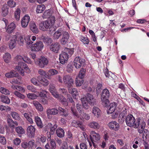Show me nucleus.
Instances as JSON below:
<instances>
[{
    "instance_id": "nucleus-8",
    "label": "nucleus",
    "mask_w": 149,
    "mask_h": 149,
    "mask_svg": "<svg viewBox=\"0 0 149 149\" xmlns=\"http://www.w3.org/2000/svg\"><path fill=\"white\" fill-rule=\"evenodd\" d=\"M74 65L77 69L79 68L81 66L84 65L85 64V59L79 57H76L74 61Z\"/></svg>"
},
{
    "instance_id": "nucleus-62",
    "label": "nucleus",
    "mask_w": 149,
    "mask_h": 149,
    "mask_svg": "<svg viewBox=\"0 0 149 149\" xmlns=\"http://www.w3.org/2000/svg\"><path fill=\"white\" fill-rule=\"evenodd\" d=\"M38 74L42 76H45L47 74L46 72L42 69H40L38 70Z\"/></svg>"
},
{
    "instance_id": "nucleus-32",
    "label": "nucleus",
    "mask_w": 149,
    "mask_h": 149,
    "mask_svg": "<svg viewBox=\"0 0 149 149\" xmlns=\"http://www.w3.org/2000/svg\"><path fill=\"white\" fill-rule=\"evenodd\" d=\"M58 112H59L60 115L61 116H63L64 117H66L68 115L67 111L60 107H58Z\"/></svg>"
},
{
    "instance_id": "nucleus-4",
    "label": "nucleus",
    "mask_w": 149,
    "mask_h": 149,
    "mask_svg": "<svg viewBox=\"0 0 149 149\" xmlns=\"http://www.w3.org/2000/svg\"><path fill=\"white\" fill-rule=\"evenodd\" d=\"M81 100L84 108L88 109L89 108L88 104H92L95 102V99L93 96L89 93L87 94L85 97L81 98Z\"/></svg>"
},
{
    "instance_id": "nucleus-34",
    "label": "nucleus",
    "mask_w": 149,
    "mask_h": 149,
    "mask_svg": "<svg viewBox=\"0 0 149 149\" xmlns=\"http://www.w3.org/2000/svg\"><path fill=\"white\" fill-rule=\"evenodd\" d=\"M16 27L15 24L13 22L11 23L7 27L6 31L8 33H11Z\"/></svg>"
},
{
    "instance_id": "nucleus-18",
    "label": "nucleus",
    "mask_w": 149,
    "mask_h": 149,
    "mask_svg": "<svg viewBox=\"0 0 149 149\" xmlns=\"http://www.w3.org/2000/svg\"><path fill=\"white\" fill-rule=\"evenodd\" d=\"M108 126L110 129L115 131L118 130L119 128V124L115 121H112L109 122Z\"/></svg>"
},
{
    "instance_id": "nucleus-56",
    "label": "nucleus",
    "mask_w": 149,
    "mask_h": 149,
    "mask_svg": "<svg viewBox=\"0 0 149 149\" xmlns=\"http://www.w3.org/2000/svg\"><path fill=\"white\" fill-rule=\"evenodd\" d=\"M44 42L49 44L52 42V39L49 37H45L43 39Z\"/></svg>"
},
{
    "instance_id": "nucleus-50",
    "label": "nucleus",
    "mask_w": 149,
    "mask_h": 149,
    "mask_svg": "<svg viewBox=\"0 0 149 149\" xmlns=\"http://www.w3.org/2000/svg\"><path fill=\"white\" fill-rule=\"evenodd\" d=\"M31 36L29 35L26 36L25 38V40L26 43L27 45H30L32 44L33 42L31 40Z\"/></svg>"
},
{
    "instance_id": "nucleus-24",
    "label": "nucleus",
    "mask_w": 149,
    "mask_h": 149,
    "mask_svg": "<svg viewBox=\"0 0 149 149\" xmlns=\"http://www.w3.org/2000/svg\"><path fill=\"white\" fill-rule=\"evenodd\" d=\"M7 122L8 125L12 128H14L15 126L18 125V123L17 121H14L12 119L10 118H8L7 119Z\"/></svg>"
},
{
    "instance_id": "nucleus-48",
    "label": "nucleus",
    "mask_w": 149,
    "mask_h": 149,
    "mask_svg": "<svg viewBox=\"0 0 149 149\" xmlns=\"http://www.w3.org/2000/svg\"><path fill=\"white\" fill-rule=\"evenodd\" d=\"M51 14L50 10H47L43 13L42 17L43 18L45 19L49 18Z\"/></svg>"
},
{
    "instance_id": "nucleus-10",
    "label": "nucleus",
    "mask_w": 149,
    "mask_h": 149,
    "mask_svg": "<svg viewBox=\"0 0 149 149\" xmlns=\"http://www.w3.org/2000/svg\"><path fill=\"white\" fill-rule=\"evenodd\" d=\"M51 26L49 21H45L41 22L39 24V29L43 31H47Z\"/></svg>"
},
{
    "instance_id": "nucleus-44",
    "label": "nucleus",
    "mask_w": 149,
    "mask_h": 149,
    "mask_svg": "<svg viewBox=\"0 0 149 149\" xmlns=\"http://www.w3.org/2000/svg\"><path fill=\"white\" fill-rule=\"evenodd\" d=\"M39 82L44 86H47L49 84V81L47 79L42 78L41 77L40 79Z\"/></svg>"
},
{
    "instance_id": "nucleus-37",
    "label": "nucleus",
    "mask_w": 149,
    "mask_h": 149,
    "mask_svg": "<svg viewBox=\"0 0 149 149\" xmlns=\"http://www.w3.org/2000/svg\"><path fill=\"white\" fill-rule=\"evenodd\" d=\"M20 9L17 8L14 13V17L17 21H19L20 19Z\"/></svg>"
},
{
    "instance_id": "nucleus-16",
    "label": "nucleus",
    "mask_w": 149,
    "mask_h": 149,
    "mask_svg": "<svg viewBox=\"0 0 149 149\" xmlns=\"http://www.w3.org/2000/svg\"><path fill=\"white\" fill-rule=\"evenodd\" d=\"M70 37L69 33L67 32H64L63 34L62 37L60 40V43L62 45H65L68 42Z\"/></svg>"
},
{
    "instance_id": "nucleus-11",
    "label": "nucleus",
    "mask_w": 149,
    "mask_h": 149,
    "mask_svg": "<svg viewBox=\"0 0 149 149\" xmlns=\"http://www.w3.org/2000/svg\"><path fill=\"white\" fill-rule=\"evenodd\" d=\"M146 123L144 120L139 118L136 119V121L134 128H138L145 127Z\"/></svg>"
},
{
    "instance_id": "nucleus-54",
    "label": "nucleus",
    "mask_w": 149,
    "mask_h": 149,
    "mask_svg": "<svg viewBox=\"0 0 149 149\" xmlns=\"http://www.w3.org/2000/svg\"><path fill=\"white\" fill-rule=\"evenodd\" d=\"M73 127H77L81 125L80 122L75 120H73L71 123Z\"/></svg>"
},
{
    "instance_id": "nucleus-51",
    "label": "nucleus",
    "mask_w": 149,
    "mask_h": 149,
    "mask_svg": "<svg viewBox=\"0 0 149 149\" xmlns=\"http://www.w3.org/2000/svg\"><path fill=\"white\" fill-rule=\"evenodd\" d=\"M0 92L3 94H4L5 95H9L10 92L6 88L3 87H0Z\"/></svg>"
},
{
    "instance_id": "nucleus-49",
    "label": "nucleus",
    "mask_w": 149,
    "mask_h": 149,
    "mask_svg": "<svg viewBox=\"0 0 149 149\" xmlns=\"http://www.w3.org/2000/svg\"><path fill=\"white\" fill-rule=\"evenodd\" d=\"M13 93L16 96L20 99H23L25 97V96L24 95L17 91H14Z\"/></svg>"
},
{
    "instance_id": "nucleus-63",
    "label": "nucleus",
    "mask_w": 149,
    "mask_h": 149,
    "mask_svg": "<svg viewBox=\"0 0 149 149\" xmlns=\"http://www.w3.org/2000/svg\"><path fill=\"white\" fill-rule=\"evenodd\" d=\"M27 97L31 99H34L37 97V96L34 94L29 93L27 95Z\"/></svg>"
},
{
    "instance_id": "nucleus-36",
    "label": "nucleus",
    "mask_w": 149,
    "mask_h": 149,
    "mask_svg": "<svg viewBox=\"0 0 149 149\" xmlns=\"http://www.w3.org/2000/svg\"><path fill=\"white\" fill-rule=\"evenodd\" d=\"M0 99L1 101L3 103L8 104L10 102V99L6 96L2 95L0 97Z\"/></svg>"
},
{
    "instance_id": "nucleus-3",
    "label": "nucleus",
    "mask_w": 149,
    "mask_h": 149,
    "mask_svg": "<svg viewBox=\"0 0 149 149\" xmlns=\"http://www.w3.org/2000/svg\"><path fill=\"white\" fill-rule=\"evenodd\" d=\"M74 52V49L72 48H65L64 51L59 56L60 63L62 64H64L67 63L69 57L73 54Z\"/></svg>"
},
{
    "instance_id": "nucleus-25",
    "label": "nucleus",
    "mask_w": 149,
    "mask_h": 149,
    "mask_svg": "<svg viewBox=\"0 0 149 149\" xmlns=\"http://www.w3.org/2000/svg\"><path fill=\"white\" fill-rule=\"evenodd\" d=\"M3 58L5 63H8L11 59V56L10 53H6L3 55Z\"/></svg>"
},
{
    "instance_id": "nucleus-41",
    "label": "nucleus",
    "mask_w": 149,
    "mask_h": 149,
    "mask_svg": "<svg viewBox=\"0 0 149 149\" xmlns=\"http://www.w3.org/2000/svg\"><path fill=\"white\" fill-rule=\"evenodd\" d=\"M8 8L6 6H3L2 9V15L5 17L6 16L8 13Z\"/></svg>"
},
{
    "instance_id": "nucleus-13",
    "label": "nucleus",
    "mask_w": 149,
    "mask_h": 149,
    "mask_svg": "<svg viewBox=\"0 0 149 149\" xmlns=\"http://www.w3.org/2000/svg\"><path fill=\"white\" fill-rule=\"evenodd\" d=\"M30 20V17L28 15H25L22 18L21 24L22 27L23 28L26 27L29 23Z\"/></svg>"
},
{
    "instance_id": "nucleus-21",
    "label": "nucleus",
    "mask_w": 149,
    "mask_h": 149,
    "mask_svg": "<svg viewBox=\"0 0 149 149\" xmlns=\"http://www.w3.org/2000/svg\"><path fill=\"white\" fill-rule=\"evenodd\" d=\"M89 127L92 129L97 130L100 128V125L98 122L92 121L90 122L88 124Z\"/></svg>"
},
{
    "instance_id": "nucleus-46",
    "label": "nucleus",
    "mask_w": 149,
    "mask_h": 149,
    "mask_svg": "<svg viewBox=\"0 0 149 149\" xmlns=\"http://www.w3.org/2000/svg\"><path fill=\"white\" fill-rule=\"evenodd\" d=\"M72 104L73 105V107H71V110L73 113L74 116H75L77 118L79 117V115L78 114L77 112L76 109L74 108L75 107V104L74 103H72Z\"/></svg>"
},
{
    "instance_id": "nucleus-6",
    "label": "nucleus",
    "mask_w": 149,
    "mask_h": 149,
    "mask_svg": "<svg viewBox=\"0 0 149 149\" xmlns=\"http://www.w3.org/2000/svg\"><path fill=\"white\" fill-rule=\"evenodd\" d=\"M44 47L43 43L41 41H38L32 44L31 46V49L32 51L38 52L41 51Z\"/></svg>"
},
{
    "instance_id": "nucleus-40",
    "label": "nucleus",
    "mask_w": 149,
    "mask_h": 149,
    "mask_svg": "<svg viewBox=\"0 0 149 149\" xmlns=\"http://www.w3.org/2000/svg\"><path fill=\"white\" fill-rule=\"evenodd\" d=\"M45 9V6L43 4L38 5L36 11L37 13H42Z\"/></svg>"
},
{
    "instance_id": "nucleus-61",
    "label": "nucleus",
    "mask_w": 149,
    "mask_h": 149,
    "mask_svg": "<svg viewBox=\"0 0 149 149\" xmlns=\"http://www.w3.org/2000/svg\"><path fill=\"white\" fill-rule=\"evenodd\" d=\"M0 143L3 145H5L6 143V140L5 137L0 136Z\"/></svg>"
},
{
    "instance_id": "nucleus-17",
    "label": "nucleus",
    "mask_w": 149,
    "mask_h": 149,
    "mask_svg": "<svg viewBox=\"0 0 149 149\" xmlns=\"http://www.w3.org/2000/svg\"><path fill=\"white\" fill-rule=\"evenodd\" d=\"M25 65V63H18V65L15 68L19 72L22 76L24 75V68Z\"/></svg>"
},
{
    "instance_id": "nucleus-7",
    "label": "nucleus",
    "mask_w": 149,
    "mask_h": 149,
    "mask_svg": "<svg viewBox=\"0 0 149 149\" xmlns=\"http://www.w3.org/2000/svg\"><path fill=\"white\" fill-rule=\"evenodd\" d=\"M136 120L131 114L128 115L126 118L125 121L127 125L130 127H134Z\"/></svg>"
},
{
    "instance_id": "nucleus-53",
    "label": "nucleus",
    "mask_w": 149,
    "mask_h": 149,
    "mask_svg": "<svg viewBox=\"0 0 149 149\" xmlns=\"http://www.w3.org/2000/svg\"><path fill=\"white\" fill-rule=\"evenodd\" d=\"M48 92L45 90H42L39 94V96L41 97H47L46 94Z\"/></svg>"
},
{
    "instance_id": "nucleus-19",
    "label": "nucleus",
    "mask_w": 149,
    "mask_h": 149,
    "mask_svg": "<svg viewBox=\"0 0 149 149\" xmlns=\"http://www.w3.org/2000/svg\"><path fill=\"white\" fill-rule=\"evenodd\" d=\"M35 128L32 125L29 126L27 128V134L29 137H33L35 135Z\"/></svg>"
},
{
    "instance_id": "nucleus-43",
    "label": "nucleus",
    "mask_w": 149,
    "mask_h": 149,
    "mask_svg": "<svg viewBox=\"0 0 149 149\" xmlns=\"http://www.w3.org/2000/svg\"><path fill=\"white\" fill-rule=\"evenodd\" d=\"M41 77L38 76V79L36 78L33 77L32 78L31 80V83L33 84L34 85L36 86H38L39 84L38 82H39L40 79Z\"/></svg>"
},
{
    "instance_id": "nucleus-2",
    "label": "nucleus",
    "mask_w": 149,
    "mask_h": 149,
    "mask_svg": "<svg viewBox=\"0 0 149 149\" xmlns=\"http://www.w3.org/2000/svg\"><path fill=\"white\" fill-rule=\"evenodd\" d=\"M49 86V91L52 95L61 102L64 105H68V103L67 100L63 96L60 95L57 93L56 91L55 85L53 84H50Z\"/></svg>"
},
{
    "instance_id": "nucleus-52",
    "label": "nucleus",
    "mask_w": 149,
    "mask_h": 149,
    "mask_svg": "<svg viewBox=\"0 0 149 149\" xmlns=\"http://www.w3.org/2000/svg\"><path fill=\"white\" fill-rule=\"evenodd\" d=\"M85 71L86 70L85 69L83 68L81 69L77 77L83 79L84 77Z\"/></svg>"
},
{
    "instance_id": "nucleus-12",
    "label": "nucleus",
    "mask_w": 149,
    "mask_h": 149,
    "mask_svg": "<svg viewBox=\"0 0 149 149\" xmlns=\"http://www.w3.org/2000/svg\"><path fill=\"white\" fill-rule=\"evenodd\" d=\"M50 49L55 53H58L60 48V44L58 42H54L49 46Z\"/></svg>"
},
{
    "instance_id": "nucleus-28",
    "label": "nucleus",
    "mask_w": 149,
    "mask_h": 149,
    "mask_svg": "<svg viewBox=\"0 0 149 149\" xmlns=\"http://www.w3.org/2000/svg\"><path fill=\"white\" fill-rule=\"evenodd\" d=\"M62 34V30L61 29H59L56 31L53 35V39L54 40L58 39L61 36Z\"/></svg>"
},
{
    "instance_id": "nucleus-47",
    "label": "nucleus",
    "mask_w": 149,
    "mask_h": 149,
    "mask_svg": "<svg viewBox=\"0 0 149 149\" xmlns=\"http://www.w3.org/2000/svg\"><path fill=\"white\" fill-rule=\"evenodd\" d=\"M108 98H101L103 105L105 107H107L109 104V101L108 100Z\"/></svg>"
},
{
    "instance_id": "nucleus-1",
    "label": "nucleus",
    "mask_w": 149,
    "mask_h": 149,
    "mask_svg": "<svg viewBox=\"0 0 149 149\" xmlns=\"http://www.w3.org/2000/svg\"><path fill=\"white\" fill-rule=\"evenodd\" d=\"M63 83L67 85L69 92L72 94L74 98L77 99L79 96L78 95L77 89L75 88H71L74 83V80L72 77L69 74L63 75Z\"/></svg>"
},
{
    "instance_id": "nucleus-29",
    "label": "nucleus",
    "mask_w": 149,
    "mask_h": 149,
    "mask_svg": "<svg viewBox=\"0 0 149 149\" xmlns=\"http://www.w3.org/2000/svg\"><path fill=\"white\" fill-rule=\"evenodd\" d=\"M110 95L109 92L107 88L104 89L102 92L101 98H109Z\"/></svg>"
},
{
    "instance_id": "nucleus-31",
    "label": "nucleus",
    "mask_w": 149,
    "mask_h": 149,
    "mask_svg": "<svg viewBox=\"0 0 149 149\" xmlns=\"http://www.w3.org/2000/svg\"><path fill=\"white\" fill-rule=\"evenodd\" d=\"M33 104L38 111H43V108L41 104L39 102L37 101H34L33 102Z\"/></svg>"
},
{
    "instance_id": "nucleus-64",
    "label": "nucleus",
    "mask_w": 149,
    "mask_h": 149,
    "mask_svg": "<svg viewBox=\"0 0 149 149\" xmlns=\"http://www.w3.org/2000/svg\"><path fill=\"white\" fill-rule=\"evenodd\" d=\"M26 88L28 90L33 92H35L36 91V89L32 85H28L27 86Z\"/></svg>"
},
{
    "instance_id": "nucleus-20",
    "label": "nucleus",
    "mask_w": 149,
    "mask_h": 149,
    "mask_svg": "<svg viewBox=\"0 0 149 149\" xmlns=\"http://www.w3.org/2000/svg\"><path fill=\"white\" fill-rule=\"evenodd\" d=\"M13 36L16 37V41H17L18 44L20 46H22L23 45L25 38H24L23 36L22 35L17 34Z\"/></svg>"
},
{
    "instance_id": "nucleus-42",
    "label": "nucleus",
    "mask_w": 149,
    "mask_h": 149,
    "mask_svg": "<svg viewBox=\"0 0 149 149\" xmlns=\"http://www.w3.org/2000/svg\"><path fill=\"white\" fill-rule=\"evenodd\" d=\"M83 79L77 77L76 79V85L77 86H80L84 82Z\"/></svg>"
},
{
    "instance_id": "nucleus-58",
    "label": "nucleus",
    "mask_w": 149,
    "mask_h": 149,
    "mask_svg": "<svg viewBox=\"0 0 149 149\" xmlns=\"http://www.w3.org/2000/svg\"><path fill=\"white\" fill-rule=\"evenodd\" d=\"M73 67L71 64H68L67 66L66 70L69 73L72 72L73 71Z\"/></svg>"
},
{
    "instance_id": "nucleus-60",
    "label": "nucleus",
    "mask_w": 149,
    "mask_h": 149,
    "mask_svg": "<svg viewBox=\"0 0 149 149\" xmlns=\"http://www.w3.org/2000/svg\"><path fill=\"white\" fill-rule=\"evenodd\" d=\"M23 61L28 63L31 64L32 63V61L27 56H24L23 57Z\"/></svg>"
},
{
    "instance_id": "nucleus-23",
    "label": "nucleus",
    "mask_w": 149,
    "mask_h": 149,
    "mask_svg": "<svg viewBox=\"0 0 149 149\" xmlns=\"http://www.w3.org/2000/svg\"><path fill=\"white\" fill-rule=\"evenodd\" d=\"M116 106V104L115 103L110 104L109 109L107 111V113L109 114L113 113L115 110Z\"/></svg>"
},
{
    "instance_id": "nucleus-15",
    "label": "nucleus",
    "mask_w": 149,
    "mask_h": 149,
    "mask_svg": "<svg viewBox=\"0 0 149 149\" xmlns=\"http://www.w3.org/2000/svg\"><path fill=\"white\" fill-rule=\"evenodd\" d=\"M46 113L48 118H51V115H55L58 114V109L56 108L48 109L47 110Z\"/></svg>"
},
{
    "instance_id": "nucleus-38",
    "label": "nucleus",
    "mask_w": 149,
    "mask_h": 149,
    "mask_svg": "<svg viewBox=\"0 0 149 149\" xmlns=\"http://www.w3.org/2000/svg\"><path fill=\"white\" fill-rule=\"evenodd\" d=\"M11 115L14 119L17 120H20L21 118L19 115L16 112L12 111L11 112Z\"/></svg>"
},
{
    "instance_id": "nucleus-45",
    "label": "nucleus",
    "mask_w": 149,
    "mask_h": 149,
    "mask_svg": "<svg viewBox=\"0 0 149 149\" xmlns=\"http://www.w3.org/2000/svg\"><path fill=\"white\" fill-rule=\"evenodd\" d=\"M81 41L84 44H88L89 41L86 36H81L80 38Z\"/></svg>"
},
{
    "instance_id": "nucleus-26",
    "label": "nucleus",
    "mask_w": 149,
    "mask_h": 149,
    "mask_svg": "<svg viewBox=\"0 0 149 149\" xmlns=\"http://www.w3.org/2000/svg\"><path fill=\"white\" fill-rule=\"evenodd\" d=\"M18 74L14 70H12L10 72L6 73L5 74V76L6 77L10 78L17 77L18 76Z\"/></svg>"
},
{
    "instance_id": "nucleus-59",
    "label": "nucleus",
    "mask_w": 149,
    "mask_h": 149,
    "mask_svg": "<svg viewBox=\"0 0 149 149\" xmlns=\"http://www.w3.org/2000/svg\"><path fill=\"white\" fill-rule=\"evenodd\" d=\"M15 60L18 63L21 62L23 59V57L20 55H17L15 58Z\"/></svg>"
},
{
    "instance_id": "nucleus-9",
    "label": "nucleus",
    "mask_w": 149,
    "mask_h": 149,
    "mask_svg": "<svg viewBox=\"0 0 149 149\" xmlns=\"http://www.w3.org/2000/svg\"><path fill=\"white\" fill-rule=\"evenodd\" d=\"M90 137L91 142L95 146L94 142H97L100 140V135L98 133L95 132V131H91L90 132Z\"/></svg>"
},
{
    "instance_id": "nucleus-55",
    "label": "nucleus",
    "mask_w": 149,
    "mask_h": 149,
    "mask_svg": "<svg viewBox=\"0 0 149 149\" xmlns=\"http://www.w3.org/2000/svg\"><path fill=\"white\" fill-rule=\"evenodd\" d=\"M47 21H49L51 25H53L55 22V18L54 16H52L49 17V19Z\"/></svg>"
},
{
    "instance_id": "nucleus-14",
    "label": "nucleus",
    "mask_w": 149,
    "mask_h": 149,
    "mask_svg": "<svg viewBox=\"0 0 149 149\" xmlns=\"http://www.w3.org/2000/svg\"><path fill=\"white\" fill-rule=\"evenodd\" d=\"M17 44L16 37L12 36L8 43L9 48L10 49L12 50L15 47Z\"/></svg>"
},
{
    "instance_id": "nucleus-57",
    "label": "nucleus",
    "mask_w": 149,
    "mask_h": 149,
    "mask_svg": "<svg viewBox=\"0 0 149 149\" xmlns=\"http://www.w3.org/2000/svg\"><path fill=\"white\" fill-rule=\"evenodd\" d=\"M8 6L11 8L14 7L16 5L15 2L13 0H10L8 2Z\"/></svg>"
},
{
    "instance_id": "nucleus-27",
    "label": "nucleus",
    "mask_w": 149,
    "mask_h": 149,
    "mask_svg": "<svg viewBox=\"0 0 149 149\" xmlns=\"http://www.w3.org/2000/svg\"><path fill=\"white\" fill-rule=\"evenodd\" d=\"M30 29L33 32L35 33H37L38 32V28L34 22H30Z\"/></svg>"
},
{
    "instance_id": "nucleus-39",
    "label": "nucleus",
    "mask_w": 149,
    "mask_h": 149,
    "mask_svg": "<svg viewBox=\"0 0 149 149\" xmlns=\"http://www.w3.org/2000/svg\"><path fill=\"white\" fill-rule=\"evenodd\" d=\"M48 75L47 77L49 79V76H54L55 75L57 74L58 73V71L54 69H51L49 70L48 71Z\"/></svg>"
},
{
    "instance_id": "nucleus-5",
    "label": "nucleus",
    "mask_w": 149,
    "mask_h": 149,
    "mask_svg": "<svg viewBox=\"0 0 149 149\" xmlns=\"http://www.w3.org/2000/svg\"><path fill=\"white\" fill-rule=\"evenodd\" d=\"M48 62L47 59L43 56H41L37 60L35 61V64L41 68H43L45 66L47 65Z\"/></svg>"
},
{
    "instance_id": "nucleus-22",
    "label": "nucleus",
    "mask_w": 149,
    "mask_h": 149,
    "mask_svg": "<svg viewBox=\"0 0 149 149\" xmlns=\"http://www.w3.org/2000/svg\"><path fill=\"white\" fill-rule=\"evenodd\" d=\"M101 113V110L98 107H93L92 109V113L95 117L97 118L100 117Z\"/></svg>"
},
{
    "instance_id": "nucleus-33",
    "label": "nucleus",
    "mask_w": 149,
    "mask_h": 149,
    "mask_svg": "<svg viewBox=\"0 0 149 149\" xmlns=\"http://www.w3.org/2000/svg\"><path fill=\"white\" fill-rule=\"evenodd\" d=\"M34 119L37 125L40 128H42L43 127V124L40 118L38 116H36Z\"/></svg>"
},
{
    "instance_id": "nucleus-30",
    "label": "nucleus",
    "mask_w": 149,
    "mask_h": 149,
    "mask_svg": "<svg viewBox=\"0 0 149 149\" xmlns=\"http://www.w3.org/2000/svg\"><path fill=\"white\" fill-rule=\"evenodd\" d=\"M56 133L57 136L59 137L62 138L64 136V130L61 128H58L56 130Z\"/></svg>"
},
{
    "instance_id": "nucleus-35",
    "label": "nucleus",
    "mask_w": 149,
    "mask_h": 149,
    "mask_svg": "<svg viewBox=\"0 0 149 149\" xmlns=\"http://www.w3.org/2000/svg\"><path fill=\"white\" fill-rule=\"evenodd\" d=\"M15 131L19 135H22L25 133V130L20 126L16 127L15 128Z\"/></svg>"
}]
</instances>
